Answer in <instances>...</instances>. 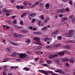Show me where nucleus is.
<instances>
[{"label": "nucleus", "instance_id": "f257e3e1", "mask_svg": "<svg viewBox=\"0 0 75 75\" xmlns=\"http://www.w3.org/2000/svg\"><path fill=\"white\" fill-rule=\"evenodd\" d=\"M74 30H70L69 31V33H65V35H67V37H68L69 38H70V37H72L74 35Z\"/></svg>", "mask_w": 75, "mask_h": 75}, {"label": "nucleus", "instance_id": "f03ea898", "mask_svg": "<svg viewBox=\"0 0 75 75\" xmlns=\"http://www.w3.org/2000/svg\"><path fill=\"white\" fill-rule=\"evenodd\" d=\"M19 57L20 59L25 58L26 60L28 58V57L27 54L23 53H21L19 55Z\"/></svg>", "mask_w": 75, "mask_h": 75}, {"label": "nucleus", "instance_id": "7ed1b4c3", "mask_svg": "<svg viewBox=\"0 0 75 75\" xmlns=\"http://www.w3.org/2000/svg\"><path fill=\"white\" fill-rule=\"evenodd\" d=\"M39 71L40 73H42V74H45V75H48V73L52 74V71H45L43 70H39Z\"/></svg>", "mask_w": 75, "mask_h": 75}, {"label": "nucleus", "instance_id": "20e7f679", "mask_svg": "<svg viewBox=\"0 0 75 75\" xmlns=\"http://www.w3.org/2000/svg\"><path fill=\"white\" fill-rule=\"evenodd\" d=\"M65 12V9L64 8L59 9L57 10L58 13H63Z\"/></svg>", "mask_w": 75, "mask_h": 75}, {"label": "nucleus", "instance_id": "39448f33", "mask_svg": "<svg viewBox=\"0 0 75 75\" xmlns=\"http://www.w3.org/2000/svg\"><path fill=\"white\" fill-rule=\"evenodd\" d=\"M58 57V56L57 54H55L54 55L50 54V55L49 57V59H52V58H54V57Z\"/></svg>", "mask_w": 75, "mask_h": 75}, {"label": "nucleus", "instance_id": "423d86ee", "mask_svg": "<svg viewBox=\"0 0 75 75\" xmlns=\"http://www.w3.org/2000/svg\"><path fill=\"white\" fill-rule=\"evenodd\" d=\"M56 72H58V73H59V74H65V72L61 70H60L59 69H57V70L55 71Z\"/></svg>", "mask_w": 75, "mask_h": 75}, {"label": "nucleus", "instance_id": "0eeeda50", "mask_svg": "<svg viewBox=\"0 0 75 75\" xmlns=\"http://www.w3.org/2000/svg\"><path fill=\"white\" fill-rule=\"evenodd\" d=\"M45 7L47 10H48L50 8V4L47 3L45 4Z\"/></svg>", "mask_w": 75, "mask_h": 75}, {"label": "nucleus", "instance_id": "6e6552de", "mask_svg": "<svg viewBox=\"0 0 75 75\" xmlns=\"http://www.w3.org/2000/svg\"><path fill=\"white\" fill-rule=\"evenodd\" d=\"M70 62L71 63H74V57H71L70 58Z\"/></svg>", "mask_w": 75, "mask_h": 75}, {"label": "nucleus", "instance_id": "1a4fd4ad", "mask_svg": "<svg viewBox=\"0 0 75 75\" xmlns=\"http://www.w3.org/2000/svg\"><path fill=\"white\" fill-rule=\"evenodd\" d=\"M33 39L35 41H38V42H40V39L38 38H37V37L34 38Z\"/></svg>", "mask_w": 75, "mask_h": 75}, {"label": "nucleus", "instance_id": "9d476101", "mask_svg": "<svg viewBox=\"0 0 75 75\" xmlns=\"http://www.w3.org/2000/svg\"><path fill=\"white\" fill-rule=\"evenodd\" d=\"M68 19V18L66 17L62 18V22H63L65 21H66V20H67Z\"/></svg>", "mask_w": 75, "mask_h": 75}, {"label": "nucleus", "instance_id": "9b49d317", "mask_svg": "<svg viewBox=\"0 0 75 75\" xmlns=\"http://www.w3.org/2000/svg\"><path fill=\"white\" fill-rule=\"evenodd\" d=\"M28 32L27 30H23L21 31V33H23V34H24V33H27Z\"/></svg>", "mask_w": 75, "mask_h": 75}, {"label": "nucleus", "instance_id": "f8f14e48", "mask_svg": "<svg viewBox=\"0 0 75 75\" xmlns=\"http://www.w3.org/2000/svg\"><path fill=\"white\" fill-rule=\"evenodd\" d=\"M42 47L41 46H37L36 47V48L35 49V50H40V49H41Z\"/></svg>", "mask_w": 75, "mask_h": 75}, {"label": "nucleus", "instance_id": "ddd939ff", "mask_svg": "<svg viewBox=\"0 0 75 75\" xmlns=\"http://www.w3.org/2000/svg\"><path fill=\"white\" fill-rule=\"evenodd\" d=\"M30 16H31V17H34L36 16V14L34 13H31L30 14Z\"/></svg>", "mask_w": 75, "mask_h": 75}, {"label": "nucleus", "instance_id": "4468645a", "mask_svg": "<svg viewBox=\"0 0 75 75\" xmlns=\"http://www.w3.org/2000/svg\"><path fill=\"white\" fill-rule=\"evenodd\" d=\"M58 33H59V30H56L52 34L53 35H55V34H58Z\"/></svg>", "mask_w": 75, "mask_h": 75}, {"label": "nucleus", "instance_id": "2eb2a0df", "mask_svg": "<svg viewBox=\"0 0 75 75\" xmlns=\"http://www.w3.org/2000/svg\"><path fill=\"white\" fill-rule=\"evenodd\" d=\"M64 52H59L58 54L60 55H64Z\"/></svg>", "mask_w": 75, "mask_h": 75}, {"label": "nucleus", "instance_id": "dca6fc26", "mask_svg": "<svg viewBox=\"0 0 75 75\" xmlns=\"http://www.w3.org/2000/svg\"><path fill=\"white\" fill-rule=\"evenodd\" d=\"M16 55H17V53L14 52L11 55V56L13 57H14Z\"/></svg>", "mask_w": 75, "mask_h": 75}, {"label": "nucleus", "instance_id": "f3484780", "mask_svg": "<svg viewBox=\"0 0 75 75\" xmlns=\"http://www.w3.org/2000/svg\"><path fill=\"white\" fill-rule=\"evenodd\" d=\"M26 13H23V14L21 15V18H23V17H24V16H26Z\"/></svg>", "mask_w": 75, "mask_h": 75}, {"label": "nucleus", "instance_id": "a211bd4d", "mask_svg": "<svg viewBox=\"0 0 75 75\" xmlns=\"http://www.w3.org/2000/svg\"><path fill=\"white\" fill-rule=\"evenodd\" d=\"M59 46H61V45L60 44H57L54 45V47H55L56 48L59 47Z\"/></svg>", "mask_w": 75, "mask_h": 75}, {"label": "nucleus", "instance_id": "6ab92c4d", "mask_svg": "<svg viewBox=\"0 0 75 75\" xmlns=\"http://www.w3.org/2000/svg\"><path fill=\"white\" fill-rule=\"evenodd\" d=\"M23 69L24 70H25L26 71H30V69L29 68L27 67H24L23 68Z\"/></svg>", "mask_w": 75, "mask_h": 75}, {"label": "nucleus", "instance_id": "aec40b11", "mask_svg": "<svg viewBox=\"0 0 75 75\" xmlns=\"http://www.w3.org/2000/svg\"><path fill=\"white\" fill-rule=\"evenodd\" d=\"M68 59L66 58H65L64 59L62 60V61L63 62H67L68 61Z\"/></svg>", "mask_w": 75, "mask_h": 75}, {"label": "nucleus", "instance_id": "412c9836", "mask_svg": "<svg viewBox=\"0 0 75 75\" xmlns=\"http://www.w3.org/2000/svg\"><path fill=\"white\" fill-rule=\"evenodd\" d=\"M35 44H37L38 45H41V46H42L43 45V44H42L41 43H40L39 42H35Z\"/></svg>", "mask_w": 75, "mask_h": 75}, {"label": "nucleus", "instance_id": "4be33fe9", "mask_svg": "<svg viewBox=\"0 0 75 75\" xmlns=\"http://www.w3.org/2000/svg\"><path fill=\"white\" fill-rule=\"evenodd\" d=\"M11 43L13 45H15V46L17 45V44L16 43H14V42H11Z\"/></svg>", "mask_w": 75, "mask_h": 75}, {"label": "nucleus", "instance_id": "5701e85b", "mask_svg": "<svg viewBox=\"0 0 75 75\" xmlns=\"http://www.w3.org/2000/svg\"><path fill=\"white\" fill-rule=\"evenodd\" d=\"M3 12L4 13H7V10H6V8H4L3 9Z\"/></svg>", "mask_w": 75, "mask_h": 75}, {"label": "nucleus", "instance_id": "b1692460", "mask_svg": "<svg viewBox=\"0 0 75 75\" xmlns=\"http://www.w3.org/2000/svg\"><path fill=\"white\" fill-rule=\"evenodd\" d=\"M65 47V48L68 50H70L71 49V47L69 46H66Z\"/></svg>", "mask_w": 75, "mask_h": 75}, {"label": "nucleus", "instance_id": "393cba45", "mask_svg": "<svg viewBox=\"0 0 75 75\" xmlns=\"http://www.w3.org/2000/svg\"><path fill=\"white\" fill-rule=\"evenodd\" d=\"M35 54L36 55H39L40 54V51H37L35 52Z\"/></svg>", "mask_w": 75, "mask_h": 75}, {"label": "nucleus", "instance_id": "a878e982", "mask_svg": "<svg viewBox=\"0 0 75 75\" xmlns=\"http://www.w3.org/2000/svg\"><path fill=\"white\" fill-rule=\"evenodd\" d=\"M47 64H51V63H52V62L51 60H48L47 61Z\"/></svg>", "mask_w": 75, "mask_h": 75}, {"label": "nucleus", "instance_id": "bb28decb", "mask_svg": "<svg viewBox=\"0 0 75 75\" xmlns=\"http://www.w3.org/2000/svg\"><path fill=\"white\" fill-rule=\"evenodd\" d=\"M48 40H50V38H49L48 37H47L45 39L44 41L45 42H47Z\"/></svg>", "mask_w": 75, "mask_h": 75}, {"label": "nucleus", "instance_id": "cd10ccee", "mask_svg": "<svg viewBox=\"0 0 75 75\" xmlns=\"http://www.w3.org/2000/svg\"><path fill=\"white\" fill-rule=\"evenodd\" d=\"M22 37H23V35L21 34H18V38H21Z\"/></svg>", "mask_w": 75, "mask_h": 75}, {"label": "nucleus", "instance_id": "c85d7f7f", "mask_svg": "<svg viewBox=\"0 0 75 75\" xmlns=\"http://www.w3.org/2000/svg\"><path fill=\"white\" fill-rule=\"evenodd\" d=\"M65 11H69V9L68 8H65Z\"/></svg>", "mask_w": 75, "mask_h": 75}, {"label": "nucleus", "instance_id": "c756f323", "mask_svg": "<svg viewBox=\"0 0 75 75\" xmlns=\"http://www.w3.org/2000/svg\"><path fill=\"white\" fill-rule=\"evenodd\" d=\"M69 4L70 5H72V4H73V1H69Z\"/></svg>", "mask_w": 75, "mask_h": 75}, {"label": "nucleus", "instance_id": "7c9ffc66", "mask_svg": "<svg viewBox=\"0 0 75 75\" xmlns=\"http://www.w3.org/2000/svg\"><path fill=\"white\" fill-rule=\"evenodd\" d=\"M62 38L61 36H59L58 37V40H61Z\"/></svg>", "mask_w": 75, "mask_h": 75}, {"label": "nucleus", "instance_id": "2f4dec72", "mask_svg": "<svg viewBox=\"0 0 75 75\" xmlns=\"http://www.w3.org/2000/svg\"><path fill=\"white\" fill-rule=\"evenodd\" d=\"M41 34V32H37L36 35H40Z\"/></svg>", "mask_w": 75, "mask_h": 75}, {"label": "nucleus", "instance_id": "473e14b6", "mask_svg": "<svg viewBox=\"0 0 75 75\" xmlns=\"http://www.w3.org/2000/svg\"><path fill=\"white\" fill-rule=\"evenodd\" d=\"M23 4L25 6H27L28 5V3L27 2H25L23 3Z\"/></svg>", "mask_w": 75, "mask_h": 75}, {"label": "nucleus", "instance_id": "72a5a7b5", "mask_svg": "<svg viewBox=\"0 0 75 75\" xmlns=\"http://www.w3.org/2000/svg\"><path fill=\"white\" fill-rule=\"evenodd\" d=\"M47 26L43 27L42 28V30H47Z\"/></svg>", "mask_w": 75, "mask_h": 75}, {"label": "nucleus", "instance_id": "f704fd0d", "mask_svg": "<svg viewBox=\"0 0 75 75\" xmlns=\"http://www.w3.org/2000/svg\"><path fill=\"white\" fill-rule=\"evenodd\" d=\"M38 23L39 26H40L41 24V21H39Z\"/></svg>", "mask_w": 75, "mask_h": 75}, {"label": "nucleus", "instance_id": "c9c22d12", "mask_svg": "<svg viewBox=\"0 0 75 75\" xmlns=\"http://www.w3.org/2000/svg\"><path fill=\"white\" fill-rule=\"evenodd\" d=\"M65 24H67V22H65L64 23H62L61 24L62 25H65Z\"/></svg>", "mask_w": 75, "mask_h": 75}, {"label": "nucleus", "instance_id": "e433bc0d", "mask_svg": "<svg viewBox=\"0 0 75 75\" xmlns=\"http://www.w3.org/2000/svg\"><path fill=\"white\" fill-rule=\"evenodd\" d=\"M20 5H17L16 6V8H17V9H20Z\"/></svg>", "mask_w": 75, "mask_h": 75}, {"label": "nucleus", "instance_id": "4c0bfd02", "mask_svg": "<svg viewBox=\"0 0 75 75\" xmlns=\"http://www.w3.org/2000/svg\"><path fill=\"white\" fill-rule=\"evenodd\" d=\"M46 20L47 21H50V18L49 17H47L46 19Z\"/></svg>", "mask_w": 75, "mask_h": 75}, {"label": "nucleus", "instance_id": "58836bf2", "mask_svg": "<svg viewBox=\"0 0 75 75\" xmlns=\"http://www.w3.org/2000/svg\"><path fill=\"white\" fill-rule=\"evenodd\" d=\"M74 17V16H73V15H71L69 17V19H71V18H72Z\"/></svg>", "mask_w": 75, "mask_h": 75}, {"label": "nucleus", "instance_id": "ea45409f", "mask_svg": "<svg viewBox=\"0 0 75 75\" xmlns=\"http://www.w3.org/2000/svg\"><path fill=\"white\" fill-rule=\"evenodd\" d=\"M41 20H44V16L42 15H41Z\"/></svg>", "mask_w": 75, "mask_h": 75}, {"label": "nucleus", "instance_id": "a19ab883", "mask_svg": "<svg viewBox=\"0 0 75 75\" xmlns=\"http://www.w3.org/2000/svg\"><path fill=\"white\" fill-rule=\"evenodd\" d=\"M40 3V1H38V2H35V5H38V4H39Z\"/></svg>", "mask_w": 75, "mask_h": 75}, {"label": "nucleus", "instance_id": "79ce46f5", "mask_svg": "<svg viewBox=\"0 0 75 75\" xmlns=\"http://www.w3.org/2000/svg\"><path fill=\"white\" fill-rule=\"evenodd\" d=\"M16 23H17V20H15L13 21V24H15Z\"/></svg>", "mask_w": 75, "mask_h": 75}, {"label": "nucleus", "instance_id": "37998d69", "mask_svg": "<svg viewBox=\"0 0 75 75\" xmlns=\"http://www.w3.org/2000/svg\"><path fill=\"white\" fill-rule=\"evenodd\" d=\"M7 22L9 24H11V21H9V20H8L7 21Z\"/></svg>", "mask_w": 75, "mask_h": 75}, {"label": "nucleus", "instance_id": "c03bdc74", "mask_svg": "<svg viewBox=\"0 0 75 75\" xmlns=\"http://www.w3.org/2000/svg\"><path fill=\"white\" fill-rule=\"evenodd\" d=\"M43 66H44V67H48V65L47 64H43Z\"/></svg>", "mask_w": 75, "mask_h": 75}, {"label": "nucleus", "instance_id": "a18cd8bd", "mask_svg": "<svg viewBox=\"0 0 75 75\" xmlns=\"http://www.w3.org/2000/svg\"><path fill=\"white\" fill-rule=\"evenodd\" d=\"M31 42V40L30 39H28L27 41V42L28 43H30Z\"/></svg>", "mask_w": 75, "mask_h": 75}, {"label": "nucleus", "instance_id": "49530a36", "mask_svg": "<svg viewBox=\"0 0 75 75\" xmlns=\"http://www.w3.org/2000/svg\"><path fill=\"white\" fill-rule=\"evenodd\" d=\"M24 7V6H20V8L21 9H22V8H23Z\"/></svg>", "mask_w": 75, "mask_h": 75}, {"label": "nucleus", "instance_id": "de8ad7c7", "mask_svg": "<svg viewBox=\"0 0 75 75\" xmlns=\"http://www.w3.org/2000/svg\"><path fill=\"white\" fill-rule=\"evenodd\" d=\"M72 22L73 23H75V18H74L72 20Z\"/></svg>", "mask_w": 75, "mask_h": 75}, {"label": "nucleus", "instance_id": "09e8293b", "mask_svg": "<svg viewBox=\"0 0 75 75\" xmlns=\"http://www.w3.org/2000/svg\"><path fill=\"white\" fill-rule=\"evenodd\" d=\"M31 16H30V14L29 15V18L30 20H31V18H31Z\"/></svg>", "mask_w": 75, "mask_h": 75}, {"label": "nucleus", "instance_id": "8fccbe9b", "mask_svg": "<svg viewBox=\"0 0 75 75\" xmlns=\"http://www.w3.org/2000/svg\"><path fill=\"white\" fill-rule=\"evenodd\" d=\"M4 71H5V72H7V71H8V69H4Z\"/></svg>", "mask_w": 75, "mask_h": 75}, {"label": "nucleus", "instance_id": "3c124183", "mask_svg": "<svg viewBox=\"0 0 75 75\" xmlns=\"http://www.w3.org/2000/svg\"><path fill=\"white\" fill-rule=\"evenodd\" d=\"M3 75H7V74H6V73L5 71H3Z\"/></svg>", "mask_w": 75, "mask_h": 75}, {"label": "nucleus", "instance_id": "603ef678", "mask_svg": "<svg viewBox=\"0 0 75 75\" xmlns=\"http://www.w3.org/2000/svg\"><path fill=\"white\" fill-rule=\"evenodd\" d=\"M17 28H19V29H21L22 28V27L21 26H17Z\"/></svg>", "mask_w": 75, "mask_h": 75}, {"label": "nucleus", "instance_id": "864d4df0", "mask_svg": "<svg viewBox=\"0 0 75 75\" xmlns=\"http://www.w3.org/2000/svg\"><path fill=\"white\" fill-rule=\"evenodd\" d=\"M35 21V19H33L32 21V23H34V21Z\"/></svg>", "mask_w": 75, "mask_h": 75}, {"label": "nucleus", "instance_id": "5fc2aeb1", "mask_svg": "<svg viewBox=\"0 0 75 75\" xmlns=\"http://www.w3.org/2000/svg\"><path fill=\"white\" fill-rule=\"evenodd\" d=\"M14 37L18 38V34H16L14 35Z\"/></svg>", "mask_w": 75, "mask_h": 75}, {"label": "nucleus", "instance_id": "6e6d98bb", "mask_svg": "<svg viewBox=\"0 0 75 75\" xmlns=\"http://www.w3.org/2000/svg\"><path fill=\"white\" fill-rule=\"evenodd\" d=\"M44 22H45V23H48V21L46 19L44 20Z\"/></svg>", "mask_w": 75, "mask_h": 75}, {"label": "nucleus", "instance_id": "4d7b16f0", "mask_svg": "<svg viewBox=\"0 0 75 75\" xmlns=\"http://www.w3.org/2000/svg\"><path fill=\"white\" fill-rule=\"evenodd\" d=\"M59 17H63V15L62 14H60L59 15Z\"/></svg>", "mask_w": 75, "mask_h": 75}, {"label": "nucleus", "instance_id": "13d9d810", "mask_svg": "<svg viewBox=\"0 0 75 75\" xmlns=\"http://www.w3.org/2000/svg\"><path fill=\"white\" fill-rule=\"evenodd\" d=\"M20 24L21 25H23V22L22 21H20Z\"/></svg>", "mask_w": 75, "mask_h": 75}, {"label": "nucleus", "instance_id": "bf43d9fd", "mask_svg": "<svg viewBox=\"0 0 75 75\" xmlns=\"http://www.w3.org/2000/svg\"><path fill=\"white\" fill-rule=\"evenodd\" d=\"M33 28L32 26H30L29 28V29H30V30H32Z\"/></svg>", "mask_w": 75, "mask_h": 75}, {"label": "nucleus", "instance_id": "052dcab7", "mask_svg": "<svg viewBox=\"0 0 75 75\" xmlns=\"http://www.w3.org/2000/svg\"><path fill=\"white\" fill-rule=\"evenodd\" d=\"M33 30H34V31H36V30H37V28H33Z\"/></svg>", "mask_w": 75, "mask_h": 75}, {"label": "nucleus", "instance_id": "680f3d73", "mask_svg": "<svg viewBox=\"0 0 75 75\" xmlns=\"http://www.w3.org/2000/svg\"><path fill=\"white\" fill-rule=\"evenodd\" d=\"M66 65L67 67H69V64L68 63H66Z\"/></svg>", "mask_w": 75, "mask_h": 75}, {"label": "nucleus", "instance_id": "e2e57ef3", "mask_svg": "<svg viewBox=\"0 0 75 75\" xmlns=\"http://www.w3.org/2000/svg\"><path fill=\"white\" fill-rule=\"evenodd\" d=\"M15 17H16V16H12V19H14V18H15Z\"/></svg>", "mask_w": 75, "mask_h": 75}, {"label": "nucleus", "instance_id": "0e129e2a", "mask_svg": "<svg viewBox=\"0 0 75 75\" xmlns=\"http://www.w3.org/2000/svg\"><path fill=\"white\" fill-rule=\"evenodd\" d=\"M71 42H72V43H75V40H71Z\"/></svg>", "mask_w": 75, "mask_h": 75}, {"label": "nucleus", "instance_id": "69168bd1", "mask_svg": "<svg viewBox=\"0 0 75 75\" xmlns=\"http://www.w3.org/2000/svg\"><path fill=\"white\" fill-rule=\"evenodd\" d=\"M39 6H42V3H40L39 4Z\"/></svg>", "mask_w": 75, "mask_h": 75}, {"label": "nucleus", "instance_id": "338daca9", "mask_svg": "<svg viewBox=\"0 0 75 75\" xmlns=\"http://www.w3.org/2000/svg\"><path fill=\"white\" fill-rule=\"evenodd\" d=\"M35 6H36L35 4H33L32 5V7H35Z\"/></svg>", "mask_w": 75, "mask_h": 75}, {"label": "nucleus", "instance_id": "774afa93", "mask_svg": "<svg viewBox=\"0 0 75 75\" xmlns=\"http://www.w3.org/2000/svg\"><path fill=\"white\" fill-rule=\"evenodd\" d=\"M9 27L8 26H6V29H7V30H8V29L9 28Z\"/></svg>", "mask_w": 75, "mask_h": 75}]
</instances>
